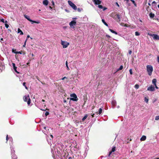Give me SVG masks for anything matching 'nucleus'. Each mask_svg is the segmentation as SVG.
<instances>
[{
	"mask_svg": "<svg viewBox=\"0 0 159 159\" xmlns=\"http://www.w3.org/2000/svg\"><path fill=\"white\" fill-rule=\"evenodd\" d=\"M155 120H159V116H156Z\"/></svg>",
	"mask_w": 159,
	"mask_h": 159,
	"instance_id": "obj_32",
	"label": "nucleus"
},
{
	"mask_svg": "<svg viewBox=\"0 0 159 159\" xmlns=\"http://www.w3.org/2000/svg\"><path fill=\"white\" fill-rule=\"evenodd\" d=\"M157 60L158 62L159 63V57L158 56L157 57Z\"/></svg>",
	"mask_w": 159,
	"mask_h": 159,
	"instance_id": "obj_42",
	"label": "nucleus"
},
{
	"mask_svg": "<svg viewBox=\"0 0 159 159\" xmlns=\"http://www.w3.org/2000/svg\"><path fill=\"white\" fill-rule=\"evenodd\" d=\"M144 101H145L147 102V103H148V98H144Z\"/></svg>",
	"mask_w": 159,
	"mask_h": 159,
	"instance_id": "obj_35",
	"label": "nucleus"
},
{
	"mask_svg": "<svg viewBox=\"0 0 159 159\" xmlns=\"http://www.w3.org/2000/svg\"><path fill=\"white\" fill-rule=\"evenodd\" d=\"M18 33H20V35L23 34V33L19 28H18Z\"/></svg>",
	"mask_w": 159,
	"mask_h": 159,
	"instance_id": "obj_18",
	"label": "nucleus"
},
{
	"mask_svg": "<svg viewBox=\"0 0 159 159\" xmlns=\"http://www.w3.org/2000/svg\"><path fill=\"white\" fill-rule=\"evenodd\" d=\"M7 20L5 21V26L7 28H8L9 27V25L7 24Z\"/></svg>",
	"mask_w": 159,
	"mask_h": 159,
	"instance_id": "obj_25",
	"label": "nucleus"
},
{
	"mask_svg": "<svg viewBox=\"0 0 159 159\" xmlns=\"http://www.w3.org/2000/svg\"><path fill=\"white\" fill-rule=\"evenodd\" d=\"M120 25L124 27H127V25L126 24H125L124 23H121L120 24Z\"/></svg>",
	"mask_w": 159,
	"mask_h": 159,
	"instance_id": "obj_22",
	"label": "nucleus"
},
{
	"mask_svg": "<svg viewBox=\"0 0 159 159\" xmlns=\"http://www.w3.org/2000/svg\"><path fill=\"white\" fill-rule=\"evenodd\" d=\"M148 4L149 6H151V4L150 3H148Z\"/></svg>",
	"mask_w": 159,
	"mask_h": 159,
	"instance_id": "obj_61",
	"label": "nucleus"
},
{
	"mask_svg": "<svg viewBox=\"0 0 159 159\" xmlns=\"http://www.w3.org/2000/svg\"><path fill=\"white\" fill-rule=\"evenodd\" d=\"M30 37V35H28L27 36V38H29Z\"/></svg>",
	"mask_w": 159,
	"mask_h": 159,
	"instance_id": "obj_56",
	"label": "nucleus"
},
{
	"mask_svg": "<svg viewBox=\"0 0 159 159\" xmlns=\"http://www.w3.org/2000/svg\"><path fill=\"white\" fill-rule=\"evenodd\" d=\"M31 56H32V57H33V56H34V54H33V53H32V54H31Z\"/></svg>",
	"mask_w": 159,
	"mask_h": 159,
	"instance_id": "obj_59",
	"label": "nucleus"
},
{
	"mask_svg": "<svg viewBox=\"0 0 159 159\" xmlns=\"http://www.w3.org/2000/svg\"><path fill=\"white\" fill-rule=\"evenodd\" d=\"M67 78L66 77H63L62 79V80H64L65 79H66Z\"/></svg>",
	"mask_w": 159,
	"mask_h": 159,
	"instance_id": "obj_43",
	"label": "nucleus"
},
{
	"mask_svg": "<svg viewBox=\"0 0 159 159\" xmlns=\"http://www.w3.org/2000/svg\"><path fill=\"white\" fill-rule=\"evenodd\" d=\"M157 80L155 79H154L152 80V83L154 85L156 84Z\"/></svg>",
	"mask_w": 159,
	"mask_h": 159,
	"instance_id": "obj_20",
	"label": "nucleus"
},
{
	"mask_svg": "<svg viewBox=\"0 0 159 159\" xmlns=\"http://www.w3.org/2000/svg\"><path fill=\"white\" fill-rule=\"evenodd\" d=\"M24 16L25 18H26L29 21H30L31 22H32V24H33V23H36L37 24H39L40 23V22L39 20L34 21V20H31L29 16H28L27 15H24Z\"/></svg>",
	"mask_w": 159,
	"mask_h": 159,
	"instance_id": "obj_2",
	"label": "nucleus"
},
{
	"mask_svg": "<svg viewBox=\"0 0 159 159\" xmlns=\"http://www.w3.org/2000/svg\"><path fill=\"white\" fill-rule=\"evenodd\" d=\"M50 136L51 137L52 139L53 138V136L52 135H50Z\"/></svg>",
	"mask_w": 159,
	"mask_h": 159,
	"instance_id": "obj_57",
	"label": "nucleus"
},
{
	"mask_svg": "<svg viewBox=\"0 0 159 159\" xmlns=\"http://www.w3.org/2000/svg\"><path fill=\"white\" fill-rule=\"evenodd\" d=\"M148 34L152 36L154 40H159V36L156 34Z\"/></svg>",
	"mask_w": 159,
	"mask_h": 159,
	"instance_id": "obj_8",
	"label": "nucleus"
},
{
	"mask_svg": "<svg viewBox=\"0 0 159 159\" xmlns=\"http://www.w3.org/2000/svg\"><path fill=\"white\" fill-rule=\"evenodd\" d=\"M146 139V137L145 135H143L140 139V140L141 141H144Z\"/></svg>",
	"mask_w": 159,
	"mask_h": 159,
	"instance_id": "obj_17",
	"label": "nucleus"
},
{
	"mask_svg": "<svg viewBox=\"0 0 159 159\" xmlns=\"http://www.w3.org/2000/svg\"><path fill=\"white\" fill-rule=\"evenodd\" d=\"M155 86V87L156 89H158V88L157 87V86L156 84V85H154Z\"/></svg>",
	"mask_w": 159,
	"mask_h": 159,
	"instance_id": "obj_45",
	"label": "nucleus"
},
{
	"mask_svg": "<svg viewBox=\"0 0 159 159\" xmlns=\"http://www.w3.org/2000/svg\"><path fill=\"white\" fill-rule=\"evenodd\" d=\"M131 1L132 2H133V3L134 4H135V1L133 0H131Z\"/></svg>",
	"mask_w": 159,
	"mask_h": 159,
	"instance_id": "obj_47",
	"label": "nucleus"
},
{
	"mask_svg": "<svg viewBox=\"0 0 159 159\" xmlns=\"http://www.w3.org/2000/svg\"><path fill=\"white\" fill-rule=\"evenodd\" d=\"M77 19V18H76L75 17V18H72V19H73V20H75V19Z\"/></svg>",
	"mask_w": 159,
	"mask_h": 159,
	"instance_id": "obj_54",
	"label": "nucleus"
},
{
	"mask_svg": "<svg viewBox=\"0 0 159 159\" xmlns=\"http://www.w3.org/2000/svg\"><path fill=\"white\" fill-rule=\"evenodd\" d=\"M65 10L66 11L68 12V11L67 9H65Z\"/></svg>",
	"mask_w": 159,
	"mask_h": 159,
	"instance_id": "obj_62",
	"label": "nucleus"
},
{
	"mask_svg": "<svg viewBox=\"0 0 159 159\" xmlns=\"http://www.w3.org/2000/svg\"><path fill=\"white\" fill-rule=\"evenodd\" d=\"M98 7L100 9H102L103 8L102 6L101 5H100V4L98 5Z\"/></svg>",
	"mask_w": 159,
	"mask_h": 159,
	"instance_id": "obj_33",
	"label": "nucleus"
},
{
	"mask_svg": "<svg viewBox=\"0 0 159 159\" xmlns=\"http://www.w3.org/2000/svg\"><path fill=\"white\" fill-rule=\"evenodd\" d=\"M61 44L63 46V48H66L68 45H69V43L66 41L61 40Z\"/></svg>",
	"mask_w": 159,
	"mask_h": 159,
	"instance_id": "obj_5",
	"label": "nucleus"
},
{
	"mask_svg": "<svg viewBox=\"0 0 159 159\" xmlns=\"http://www.w3.org/2000/svg\"><path fill=\"white\" fill-rule=\"evenodd\" d=\"M93 1L96 5L100 4L102 2L100 0H93Z\"/></svg>",
	"mask_w": 159,
	"mask_h": 159,
	"instance_id": "obj_11",
	"label": "nucleus"
},
{
	"mask_svg": "<svg viewBox=\"0 0 159 159\" xmlns=\"http://www.w3.org/2000/svg\"><path fill=\"white\" fill-rule=\"evenodd\" d=\"M77 9V11H79V12H80L81 11V10H80V8H78V9Z\"/></svg>",
	"mask_w": 159,
	"mask_h": 159,
	"instance_id": "obj_39",
	"label": "nucleus"
},
{
	"mask_svg": "<svg viewBox=\"0 0 159 159\" xmlns=\"http://www.w3.org/2000/svg\"><path fill=\"white\" fill-rule=\"evenodd\" d=\"M43 4L45 6H47L48 3V0H44L43 1Z\"/></svg>",
	"mask_w": 159,
	"mask_h": 159,
	"instance_id": "obj_16",
	"label": "nucleus"
},
{
	"mask_svg": "<svg viewBox=\"0 0 159 159\" xmlns=\"http://www.w3.org/2000/svg\"><path fill=\"white\" fill-rule=\"evenodd\" d=\"M6 140H7H7L9 139L10 141H11V142H12V140H13V139H12V138L11 137H8V135H7V137H6Z\"/></svg>",
	"mask_w": 159,
	"mask_h": 159,
	"instance_id": "obj_14",
	"label": "nucleus"
},
{
	"mask_svg": "<svg viewBox=\"0 0 159 159\" xmlns=\"http://www.w3.org/2000/svg\"><path fill=\"white\" fill-rule=\"evenodd\" d=\"M23 100L25 102H27V104L28 105L30 104V100L29 95L24 96L23 97Z\"/></svg>",
	"mask_w": 159,
	"mask_h": 159,
	"instance_id": "obj_6",
	"label": "nucleus"
},
{
	"mask_svg": "<svg viewBox=\"0 0 159 159\" xmlns=\"http://www.w3.org/2000/svg\"><path fill=\"white\" fill-rule=\"evenodd\" d=\"M116 5L118 7H119V5L117 2H116Z\"/></svg>",
	"mask_w": 159,
	"mask_h": 159,
	"instance_id": "obj_44",
	"label": "nucleus"
},
{
	"mask_svg": "<svg viewBox=\"0 0 159 159\" xmlns=\"http://www.w3.org/2000/svg\"><path fill=\"white\" fill-rule=\"evenodd\" d=\"M25 84H26V83H25V82H24V83H23V86H26V85H25Z\"/></svg>",
	"mask_w": 159,
	"mask_h": 159,
	"instance_id": "obj_48",
	"label": "nucleus"
},
{
	"mask_svg": "<svg viewBox=\"0 0 159 159\" xmlns=\"http://www.w3.org/2000/svg\"><path fill=\"white\" fill-rule=\"evenodd\" d=\"M94 114H92V117H94Z\"/></svg>",
	"mask_w": 159,
	"mask_h": 159,
	"instance_id": "obj_52",
	"label": "nucleus"
},
{
	"mask_svg": "<svg viewBox=\"0 0 159 159\" xmlns=\"http://www.w3.org/2000/svg\"><path fill=\"white\" fill-rule=\"evenodd\" d=\"M140 35V33L138 31H136L135 32V35L137 36H139Z\"/></svg>",
	"mask_w": 159,
	"mask_h": 159,
	"instance_id": "obj_31",
	"label": "nucleus"
},
{
	"mask_svg": "<svg viewBox=\"0 0 159 159\" xmlns=\"http://www.w3.org/2000/svg\"><path fill=\"white\" fill-rule=\"evenodd\" d=\"M44 129L45 130H47V127H44Z\"/></svg>",
	"mask_w": 159,
	"mask_h": 159,
	"instance_id": "obj_55",
	"label": "nucleus"
},
{
	"mask_svg": "<svg viewBox=\"0 0 159 159\" xmlns=\"http://www.w3.org/2000/svg\"><path fill=\"white\" fill-rule=\"evenodd\" d=\"M146 68L148 74L149 76L151 75L153 70L152 66L151 65H148L147 66Z\"/></svg>",
	"mask_w": 159,
	"mask_h": 159,
	"instance_id": "obj_1",
	"label": "nucleus"
},
{
	"mask_svg": "<svg viewBox=\"0 0 159 159\" xmlns=\"http://www.w3.org/2000/svg\"><path fill=\"white\" fill-rule=\"evenodd\" d=\"M76 24V21L74 20L71 21L69 23V25L71 28H74Z\"/></svg>",
	"mask_w": 159,
	"mask_h": 159,
	"instance_id": "obj_7",
	"label": "nucleus"
},
{
	"mask_svg": "<svg viewBox=\"0 0 159 159\" xmlns=\"http://www.w3.org/2000/svg\"><path fill=\"white\" fill-rule=\"evenodd\" d=\"M134 4L135 6L136 7V4L135 3V4Z\"/></svg>",
	"mask_w": 159,
	"mask_h": 159,
	"instance_id": "obj_58",
	"label": "nucleus"
},
{
	"mask_svg": "<svg viewBox=\"0 0 159 159\" xmlns=\"http://www.w3.org/2000/svg\"><path fill=\"white\" fill-rule=\"evenodd\" d=\"M102 22L104 23V24L106 25V26H108V24L105 22V20L104 19H102Z\"/></svg>",
	"mask_w": 159,
	"mask_h": 159,
	"instance_id": "obj_23",
	"label": "nucleus"
},
{
	"mask_svg": "<svg viewBox=\"0 0 159 159\" xmlns=\"http://www.w3.org/2000/svg\"><path fill=\"white\" fill-rule=\"evenodd\" d=\"M107 8H106V7H104L103 8V11H105V10H106Z\"/></svg>",
	"mask_w": 159,
	"mask_h": 159,
	"instance_id": "obj_49",
	"label": "nucleus"
},
{
	"mask_svg": "<svg viewBox=\"0 0 159 159\" xmlns=\"http://www.w3.org/2000/svg\"><path fill=\"white\" fill-rule=\"evenodd\" d=\"M109 30L112 33H113V34H117V32H116V31H114L113 30H112V29H109Z\"/></svg>",
	"mask_w": 159,
	"mask_h": 159,
	"instance_id": "obj_21",
	"label": "nucleus"
},
{
	"mask_svg": "<svg viewBox=\"0 0 159 159\" xmlns=\"http://www.w3.org/2000/svg\"><path fill=\"white\" fill-rule=\"evenodd\" d=\"M52 4L53 5H54V2H53V1H52Z\"/></svg>",
	"mask_w": 159,
	"mask_h": 159,
	"instance_id": "obj_50",
	"label": "nucleus"
},
{
	"mask_svg": "<svg viewBox=\"0 0 159 159\" xmlns=\"http://www.w3.org/2000/svg\"><path fill=\"white\" fill-rule=\"evenodd\" d=\"M156 3V2L155 1H153L152 2V4H155Z\"/></svg>",
	"mask_w": 159,
	"mask_h": 159,
	"instance_id": "obj_53",
	"label": "nucleus"
},
{
	"mask_svg": "<svg viewBox=\"0 0 159 159\" xmlns=\"http://www.w3.org/2000/svg\"><path fill=\"white\" fill-rule=\"evenodd\" d=\"M147 90L151 91H153L155 90V87L154 86L151 85L148 88Z\"/></svg>",
	"mask_w": 159,
	"mask_h": 159,
	"instance_id": "obj_9",
	"label": "nucleus"
},
{
	"mask_svg": "<svg viewBox=\"0 0 159 159\" xmlns=\"http://www.w3.org/2000/svg\"><path fill=\"white\" fill-rule=\"evenodd\" d=\"M49 7L50 9H52V7H51L50 6Z\"/></svg>",
	"mask_w": 159,
	"mask_h": 159,
	"instance_id": "obj_64",
	"label": "nucleus"
},
{
	"mask_svg": "<svg viewBox=\"0 0 159 159\" xmlns=\"http://www.w3.org/2000/svg\"><path fill=\"white\" fill-rule=\"evenodd\" d=\"M68 2L69 5L75 10L77 9L76 6L70 1H68Z\"/></svg>",
	"mask_w": 159,
	"mask_h": 159,
	"instance_id": "obj_4",
	"label": "nucleus"
},
{
	"mask_svg": "<svg viewBox=\"0 0 159 159\" xmlns=\"http://www.w3.org/2000/svg\"><path fill=\"white\" fill-rule=\"evenodd\" d=\"M66 66L67 67V69L68 70H69L70 69H69V67H68V65L67 61H66Z\"/></svg>",
	"mask_w": 159,
	"mask_h": 159,
	"instance_id": "obj_30",
	"label": "nucleus"
},
{
	"mask_svg": "<svg viewBox=\"0 0 159 159\" xmlns=\"http://www.w3.org/2000/svg\"><path fill=\"white\" fill-rule=\"evenodd\" d=\"M129 54H131L132 53V51H129Z\"/></svg>",
	"mask_w": 159,
	"mask_h": 159,
	"instance_id": "obj_46",
	"label": "nucleus"
},
{
	"mask_svg": "<svg viewBox=\"0 0 159 159\" xmlns=\"http://www.w3.org/2000/svg\"><path fill=\"white\" fill-rule=\"evenodd\" d=\"M27 40V39H26V40H25V42L24 43V44L23 45V47H25L26 45Z\"/></svg>",
	"mask_w": 159,
	"mask_h": 159,
	"instance_id": "obj_37",
	"label": "nucleus"
},
{
	"mask_svg": "<svg viewBox=\"0 0 159 159\" xmlns=\"http://www.w3.org/2000/svg\"><path fill=\"white\" fill-rule=\"evenodd\" d=\"M14 152H15L14 151H12L11 150V155L12 159H17V157L16 156Z\"/></svg>",
	"mask_w": 159,
	"mask_h": 159,
	"instance_id": "obj_10",
	"label": "nucleus"
},
{
	"mask_svg": "<svg viewBox=\"0 0 159 159\" xmlns=\"http://www.w3.org/2000/svg\"><path fill=\"white\" fill-rule=\"evenodd\" d=\"M102 111V108H100L99 109V111H98V114L99 115H100L101 114Z\"/></svg>",
	"mask_w": 159,
	"mask_h": 159,
	"instance_id": "obj_29",
	"label": "nucleus"
},
{
	"mask_svg": "<svg viewBox=\"0 0 159 159\" xmlns=\"http://www.w3.org/2000/svg\"><path fill=\"white\" fill-rule=\"evenodd\" d=\"M16 53H20V54H21V52H16Z\"/></svg>",
	"mask_w": 159,
	"mask_h": 159,
	"instance_id": "obj_51",
	"label": "nucleus"
},
{
	"mask_svg": "<svg viewBox=\"0 0 159 159\" xmlns=\"http://www.w3.org/2000/svg\"><path fill=\"white\" fill-rule=\"evenodd\" d=\"M149 16L151 18H153L154 17L155 15L154 14L152 13V12H151L149 14Z\"/></svg>",
	"mask_w": 159,
	"mask_h": 159,
	"instance_id": "obj_19",
	"label": "nucleus"
},
{
	"mask_svg": "<svg viewBox=\"0 0 159 159\" xmlns=\"http://www.w3.org/2000/svg\"><path fill=\"white\" fill-rule=\"evenodd\" d=\"M87 115L86 114V115H85L82 119V121H84V120H85L87 118Z\"/></svg>",
	"mask_w": 159,
	"mask_h": 159,
	"instance_id": "obj_24",
	"label": "nucleus"
},
{
	"mask_svg": "<svg viewBox=\"0 0 159 159\" xmlns=\"http://www.w3.org/2000/svg\"><path fill=\"white\" fill-rule=\"evenodd\" d=\"M12 66H13V69L15 70V71L17 73H19L17 71V70H16V69H17V67H16V66H15V63H12Z\"/></svg>",
	"mask_w": 159,
	"mask_h": 159,
	"instance_id": "obj_12",
	"label": "nucleus"
},
{
	"mask_svg": "<svg viewBox=\"0 0 159 159\" xmlns=\"http://www.w3.org/2000/svg\"><path fill=\"white\" fill-rule=\"evenodd\" d=\"M116 17L119 20V21H120V15L119 14H117L116 15Z\"/></svg>",
	"mask_w": 159,
	"mask_h": 159,
	"instance_id": "obj_26",
	"label": "nucleus"
},
{
	"mask_svg": "<svg viewBox=\"0 0 159 159\" xmlns=\"http://www.w3.org/2000/svg\"><path fill=\"white\" fill-rule=\"evenodd\" d=\"M42 101L43 102H45V100L43 99L42 100Z\"/></svg>",
	"mask_w": 159,
	"mask_h": 159,
	"instance_id": "obj_63",
	"label": "nucleus"
},
{
	"mask_svg": "<svg viewBox=\"0 0 159 159\" xmlns=\"http://www.w3.org/2000/svg\"><path fill=\"white\" fill-rule=\"evenodd\" d=\"M123 68V66H122V65L117 70V71H119L120 70H122V69Z\"/></svg>",
	"mask_w": 159,
	"mask_h": 159,
	"instance_id": "obj_27",
	"label": "nucleus"
},
{
	"mask_svg": "<svg viewBox=\"0 0 159 159\" xmlns=\"http://www.w3.org/2000/svg\"><path fill=\"white\" fill-rule=\"evenodd\" d=\"M25 88L26 89H27V87H26V86H25Z\"/></svg>",
	"mask_w": 159,
	"mask_h": 159,
	"instance_id": "obj_60",
	"label": "nucleus"
},
{
	"mask_svg": "<svg viewBox=\"0 0 159 159\" xmlns=\"http://www.w3.org/2000/svg\"><path fill=\"white\" fill-rule=\"evenodd\" d=\"M129 71L130 74L132 75V69H130L129 70Z\"/></svg>",
	"mask_w": 159,
	"mask_h": 159,
	"instance_id": "obj_36",
	"label": "nucleus"
},
{
	"mask_svg": "<svg viewBox=\"0 0 159 159\" xmlns=\"http://www.w3.org/2000/svg\"><path fill=\"white\" fill-rule=\"evenodd\" d=\"M1 21L3 23L5 22V21H4V20L3 19H1Z\"/></svg>",
	"mask_w": 159,
	"mask_h": 159,
	"instance_id": "obj_38",
	"label": "nucleus"
},
{
	"mask_svg": "<svg viewBox=\"0 0 159 159\" xmlns=\"http://www.w3.org/2000/svg\"><path fill=\"white\" fill-rule=\"evenodd\" d=\"M106 37L108 38H111V36L109 35H108L107 34L106 35Z\"/></svg>",
	"mask_w": 159,
	"mask_h": 159,
	"instance_id": "obj_41",
	"label": "nucleus"
},
{
	"mask_svg": "<svg viewBox=\"0 0 159 159\" xmlns=\"http://www.w3.org/2000/svg\"><path fill=\"white\" fill-rule=\"evenodd\" d=\"M70 96L71 97L70 98V100L74 101H76L78 100L77 96L75 93H72L70 95Z\"/></svg>",
	"mask_w": 159,
	"mask_h": 159,
	"instance_id": "obj_3",
	"label": "nucleus"
},
{
	"mask_svg": "<svg viewBox=\"0 0 159 159\" xmlns=\"http://www.w3.org/2000/svg\"><path fill=\"white\" fill-rule=\"evenodd\" d=\"M112 105L113 107V108L116 106V102L115 100H113L111 102Z\"/></svg>",
	"mask_w": 159,
	"mask_h": 159,
	"instance_id": "obj_15",
	"label": "nucleus"
},
{
	"mask_svg": "<svg viewBox=\"0 0 159 159\" xmlns=\"http://www.w3.org/2000/svg\"><path fill=\"white\" fill-rule=\"evenodd\" d=\"M45 114L46 116H47L49 114V113L48 112H47L45 113Z\"/></svg>",
	"mask_w": 159,
	"mask_h": 159,
	"instance_id": "obj_40",
	"label": "nucleus"
},
{
	"mask_svg": "<svg viewBox=\"0 0 159 159\" xmlns=\"http://www.w3.org/2000/svg\"><path fill=\"white\" fill-rule=\"evenodd\" d=\"M115 151V147H113L112 148L111 151L109 152V154H108V156H110L111 153L114 152Z\"/></svg>",
	"mask_w": 159,
	"mask_h": 159,
	"instance_id": "obj_13",
	"label": "nucleus"
},
{
	"mask_svg": "<svg viewBox=\"0 0 159 159\" xmlns=\"http://www.w3.org/2000/svg\"><path fill=\"white\" fill-rule=\"evenodd\" d=\"M125 1H126V3L129 6H130V5L129 3V0H125Z\"/></svg>",
	"mask_w": 159,
	"mask_h": 159,
	"instance_id": "obj_28",
	"label": "nucleus"
},
{
	"mask_svg": "<svg viewBox=\"0 0 159 159\" xmlns=\"http://www.w3.org/2000/svg\"><path fill=\"white\" fill-rule=\"evenodd\" d=\"M135 88L136 89H138L139 88V85L138 84H136L135 85Z\"/></svg>",
	"mask_w": 159,
	"mask_h": 159,
	"instance_id": "obj_34",
	"label": "nucleus"
}]
</instances>
